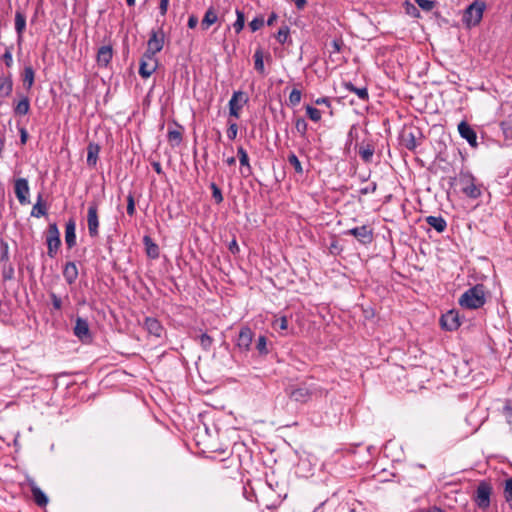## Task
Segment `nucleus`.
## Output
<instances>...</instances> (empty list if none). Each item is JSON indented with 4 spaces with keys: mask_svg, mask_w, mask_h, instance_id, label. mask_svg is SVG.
<instances>
[{
    "mask_svg": "<svg viewBox=\"0 0 512 512\" xmlns=\"http://www.w3.org/2000/svg\"><path fill=\"white\" fill-rule=\"evenodd\" d=\"M13 91V80L11 74L0 75V96L6 98Z\"/></svg>",
    "mask_w": 512,
    "mask_h": 512,
    "instance_id": "4be33fe9",
    "label": "nucleus"
},
{
    "mask_svg": "<svg viewBox=\"0 0 512 512\" xmlns=\"http://www.w3.org/2000/svg\"><path fill=\"white\" fill-rule=\"evenodd\" d=\"M152 166H153V169L155 170V172L157 174H161L162 173V167H161V164L159 162H154L152 164Z\"/></svg>",
    "mask_w": 512,
    "mask_h": 512,
    "instance_id": "774afa93",
    "label": "nucleus"
},
{
    "mask_svg": "<svg viewBox=\"0 0 512 512\" xmlns=\"http://www.w3.org/2000/svg\"><path fill=\"white\" fill-rule=\"evenodd\" d=\"M504 495L506 501H512V478L506 480L505 482Z\"/></svg>",
    "mask_w": 512,
    "mask_h": 512,
    "instance_id": "603ef678",
    "label": "nucleus"
},
{
    "mask_svg": "<svg viewBox=\"0 0 512 512\" xmlns=\"http://www.w3.org/2000/svg\"><path fill=\"white\" fill-rule=\"evenodd\" d=\"M175 125L177 126V128L176 129L169 128L168 134H167V139L173 146L179 145L182 142L183 127L176 123H175Z\"/></svg>",
    "mask_w": 512,
    "mask_h": 512,
    "instance_id": "bb28decb",
    "label": "nucleus"
},
{
    "mask_svg": "<svg viewBox=\"0 0 512 512\" xmlns=\"http://www.w3.org/2000/svg\"><path fill=\"white\" fill-rule=\"evenodd\" d=\"M458 183L461 191L468 198L477 199L482 195L481 185L477 184L476 178L469 172H461L458 176Z\"/></svg>",
    "mask_w": 512,
    "mask_h": 512,
    "instance_id": "7ed1b4c3",
    "label": "nucleus"
},
{
    "mask_svg": "<svg viewBox=\"0 0 512 512\" xmlns=\"http://www.w3.org/2000/svg\"><path fill=\"white\" fill-rule=\"evenodd\" d=\"M28 484L32 493L34 502L39 507H45L48 504V497L46 494L37 486L34 480H28Z\"/></svg>",
    "mask_w": 512,
    "mask_h": 512,
    "instance_id": "f3484780",
    "label": "nucleus"
},
{
    "mask_svg": "<svg viewBox=\"0 0 512 512\" xmlns=\"http://www.w3.org/2000/svg\"><path fill=\"white\" fill-rule=\"evenodd\" d=\"M301 91L298 89H293L289 95V103L291 106H296L301 101Z\"/></svg>",
    "mask_w": 512,
    "mask_h": 512,
    "instance_id": "de8ad7c7",
    "label": "nucleus"
},
{
    "mask_svg": "<svg viewBox=\"0 0 512 512\" xmlns=\"http://www.w3.org/2000/svg\"><path fill=\"white\" fill-rule=\"evenodd\" d=\"M346 87L350 92L355 93L361 100H368L369 95L366 87L357 88L352 83H348Z\"/></svg>",
    "mask_w": 512,
    "mask_h": 512,
    "instance_id": "4c0bfd02",
    "label": "nucleus"
},
{
    "mask_svg": "<svg viewBox=\"0 0 512 512\" xmlns=\"http://www.w3.org/2000/svg\"><path fill=\"white\" fill-rule=\"evenodd\" d=\"M248 96L245 92L238 90L234 91L231 99L229 100V116L235 119L240 118V112L243 106L248 102Z\"/></svg>",
    "mask_w": 512,
    "mask_h": 512,
    "instance_id": "423d86ee",
    "label": "nucleus"
},
{
    "mask_svg": "<svg viewBox=\"0 0 512 512\" xmlns=\"http://www.w3.org/2000/svg\"><path fill=\"white\" fill-rule=\"evenodd\" d=\"M87 226L89 236L95 238L99 235L98 204L92 202L87 209Z\"/></svg>",
    "mask_w": 512,
    "mask_h": 512,
    "instance_id": "0eeeda50",
    "label": "nucleus"
},
{
    "mask_svg": "<svg viewBox=\"0 0 512 512\" xmlns=\"http://www.w3.org/2000/svg\"><path fill=\"white\" fill-rule=\"evenodd\" d=\"M317 388L306 383L290 384L285 388L286 395L298 403L308 402L316 393Z\"/></svg>",
    "mask_w": 512,
    "mask_h": 512,
    "instance_id": "f03ea898",
    "label": "nucleus"
},
{
    "mask_svg": "<svg viewBox=\"0 0 512 512\" xmlns=\"http://www.w3.org/2000/svg\"><path fill=\"white\" fill-rule=\"evenodd\" d=\"M14 192L20 204H29L30 188L27 179L18 178L14 182Z\"/></svg>",
    "mask_w": 512,
    "mask_h": 512,
    "instance_id": "f8f14e48",
    "label": "nucleus"
},
{
    "mask_svg": "<svg viewBox=\"0 0 512 512\" xmlns=\"http://www.w3.org/2000/svg\"><path fill=\"white\" fill-rule=\"evenodd\" d=\"M406 13L415 18L420 17L419 10L413 4H410L409 2H406Z\"/></svg>",
    "mask_w": 512,
    "mask_h": 512,
    "instance_id": "13d9d810",
    "label": "nucleus"
},
{
    "mask_svg": "<svg viewBox=\"0 0 512 512\" xmlns=\"http://www.w3.org/2000/svg\"><path fill=\"white\" fill-rule=\"evenodd\" d=\"M22 80H23L24 87L27 90H30L31 87L33 86L34 80H35V71L32 66H26L24 68V71L22 74Z\"/></svg>",
    "mask_w": 512,
    "mask_h": 512,
    "instance_id": "cd10ccee",
    "label": "nucleus"
},
{
    "mask_svg": "<svg viewBox=\"0 0 512 512\" xmlns=\"http://www.w3.org/2000/svg\"><path fill=\"white\" fill-rule=\"evenodd\" d=\"M441 327L447 331H455L460 325L459 312L456 310H450L446 314L442 315L440 319Z\"/></svg>",
    "mask_w": 512,
    "mask_h": 512,
    "instance_id": "ddd939ff",
    "label": "nucleus"
},
{
    "mask_svg": "<svg viewBox=\"0 0 512 512\" xmlns=\"http://www.w3.org/2000/svg\"><path fill=\"white\" fill-rule=\"evenodd\" d=\"M65 243L69 249L76 245V222L73 218L65 225Z\"/></svg>",
    "mask_w": 512,
    "mask_h": 512,
    "instance_id": "aec40b11",
    "label": "nucleus"
},
{
    "mask_svg": "<svg viewBox=\"0 0 512 512\" xmlns=\"http://www.w3.org/2000/svg\"><path fill=\"white\" fill-rule=\"evenodd\" d=\"M210 188L212 190V197L215 200V202L217 204L221 203L223 201L221 189L214 182L210 184Z\"/></svg>",
    "mask_w": 512,
    "mask_h": 512,
    "instance_id": "a18cd8bd",
    "label": "nucleus"
},
{
    "mask_svg": "<svg viewBox=\"0 0 512 512\" xmlns=\"http://www.w3.org/2000/svg\"><path fill=\"white\" fill-rule=\"evenodd\" d=\"M46 214H47L46 205L44 203H42V195L39 194L37 202L34 204V206L32 208L31 216L40 218L42 216H45Z\"/></svg>",
    "mask_w": 512,
    "mask_h": 512,
    "instance_id": "7c9ffc66",
    "label": "nucleus"
},
{
    "mask_svg": "<svg viewBox=\"0 0 512 512\" xmlns=\"http://www.w3.org/2000/svg\"><path fill=\"white\" fill-rule=\"evenodd\" d=\"M143 243L149 258L157 259L159 257V247L149 236H144Z\"/></svg>",
    "mask_w": 512,
    "mask_h": 512,
    "instance_id": "a878e982",
    "label": "nucleus"
},
{
    "mask_svg": "<svg viewBox=\"0 0 512 512\" xmlns=\"http://www.w3.org/2000/svg\"><path fill=\"white\" fill-rule=\"evenodd\" d=\"M491 486L486 482H481L476 490L475 502L481 509H487L490 506Z\"/></svg>",
    "mask_w": 512,
    "mask_h": 512,
    "instance_id": "9b49d317",
    "label": "nucleus"
},
{
    "mask_svg": "<svg viewBox=\"0 0 512 512\" xmlns=\"http://www.w3.org/2000/svg\"><path fill=\"white\" fill-rule=\"evenodd\" d=\"M253 335V331L249 327H242L236 340L237 347L241 351H249Z\"/></svg>",
    "mask_w": 512,
    "mask_h": 512,
    "instance_id": "2eb2a0df",
    "label": "nucleus"
},
{
    "mask_svg": "<svg viewBox=\"0 0 512 512\" xmlns=\"http://www.w3.org/2000/svg\"><path fill=\"white\" fill-rule=\"evenodd\" d=\"M228 249L231 253L233 254H237L239 252V246H238V243L235 239H233L229 245H228Z\"/></svg>",
    "mask_w": 512,
    "mask_h": 512,
    "instance_id": "e2e57ef3",
    "label": "nucleus"
},
{
    "mask_svg": "<svg viewBox=\"0 0 512 512\" xmlns=\"http://www.w3.org/2000/svg\"><path fill=\"white\" fill-rule=\"evenodd\" d=\"M164 46V33L161 29L152 30L147 42L146 53L156 55L163 49Z\"/></svg>",
    "mask_w": 512,
    "mask_h": 512,
    "instance_id": "1a4fd4ad",
    "label": "nucleus"
},
{
    "mask_svg": "<svg viewBox=\"0 0 512 512\" xmlns=\"http://www.w3.org/2000/svg\"><path fill=\"white\" fill-rule=\"evenodd\" d=\"M74 335L85 342L91 338L88 321L82 317H77L74 326Z\"/></svg>",
    "mask_w": 512,
    "mask_h": 512,
    "instance_id": "4468645a",
    "label": "nucleus"
},
{
    "mask_svg": "<svg viewBox=\"0 0 512 512\" xmlns=\"http://www.w3.org/2000/svg\"><path fill=\"white\" fill-rule=\"evenodd\" d=\"M307 127H308V125H307V122L305 121V119H303V118L296 119L295 128L301 136H304L306 134Z\"/></svg>",
    "mask_w": 512,
    "mask_h": 512,
    "instance_id": "49530a36",
    "label": "nucleus"
},
{
    "mask_svg": "<svg viewBox=\"0 0 512 512\" xmlns=\"http://www.w3.org/2000/svg\"><path fill=\"white\" fill-rule=\"evenodd\" d=\"M144 326L149 334L160 337L163 332V326L160 321L153 317H147Z\"/></svg>",
    "mask_w": 512,
    "mask_h": 512,
    "instance_id": "412c9836",
    "label": "nucleus"
},
{
    "mask_svg": "<svg viewBox=\"0 0 512 512\" xmlns=\"http://www.w3.org/2000/svg\"><path fill=\"white\" fill-rule=\"evenodd\" d=\"M264 25L263 18H254L250 23L249 26L253 32L259 30Z\"/></svg>",
    "mask_w": 512,
    "mask_h": 512,
    "instance_id": "bf43d9fd",
    "label": "nucleus"
},
{
    "mask_svg": "<svg viewBox=\"0 0 512 512\" xmlns=\"http://www.w3.org/2000/svg\"><path fill=\"white\" fill-rule=\"evenodd\" d=\"M26 29V16L21 10L15 12V31L17 34V43L21 45L23 41V34Z\"/></svg>",
    "mask_w": 512,
    "mask_h": 512,
    "instance_id": "6ab92c4d",
    "label": "nucleus"
},
{
    "mask_svg": "<svg viewBox=\"0 0 512 512\" xmlns=\"http://www.w3.org/2000/svg\"><path fill=\"white\" fill-rule=\"evenodd\" d=\"M19 132H20V141L22 144H25L28 139V133L25 128H20Z\"/></svg>",
    "mask_w": 512,
    "mask_h": 512,
    "instance_id": "69168bd1",
    "label": "nucleus"
},
{
    "mask_svg": "<svg viewBox=\"0 0 512 512\" xmlns=\"http://www.w3.org/2000/svg\"><path fill=\"white\" fill-rule=\"evenodd\" d=\"M199 343L203 349L209 350L212 346L213 339L206 333H203L199 336Z\"/></svg>",
    "mask_w": 512,
    "mask_h": 512,
    "instance_id": "c03bdc74",
    "label": "nucleus"
},
{
    "mask_svg": "<svg viewBox=\"0 0 512 512\" xmlns=\"http://www.w3.org/2000/svg\"><path fill=\"white\" fill-rule=\"evenodd\" d=\"M236 21L233 23V28L235 30V32L238 34L240 33L243 28H244V24H245V14L243 11L237 9L236 10Z\"/></svg>",
    "mask_w": 512,
    "mask_h": 512,
    "instance_id": "e433bc0d",
    "label": "nucleus"
},
{
    "mask_svg": "<svg viewBox=\"0 0 512 512\" xmlns=\"http://www.w3.org/2000/svg\"><path fill=\"white\" fill-rule=\"evenodd\" d=\"M218 20V15L214 9L213 6L209 7L205 14H204V17L201 21V28L202 30H208L210 28V26H212L213 24H215Z\"/></svg>",
    "mask_w": 512,
    "mask_h": 512,
    "instance_id": "b1692460",
    "label": "nucleus"
},
{
    "mask_svg": "<svg viewBox=\"0 0 512 512\" xmlns=\"http://www.w3.org/2000/svg\"><path fill=\"white\" fill-rule=\"evenodd\" d=\"M332 50L330 51V58L332 57L333 54H338L341 49H342V46H343V42L341 40H333L330 44Z\"/></svg>",
    "mask_w": 512,
    "mask_h": 512,
    "instance_id": "5fc2aeb1",
    "label": "nucleus"
},
{
    "mask_svg": "<svg viewBox=\"0 0 512 512\" xmlns=\"http://www.w3.org/2000/svg\"><path fill=\"white\" fill-rule=\"evenodd\" d=\"M273 329L277 331H285L288 328V319L286 316L275 317L272 322Z\"/></svg>",
    "mask_w": 512,
    "mask_h": 512,
    "instance_id": "ea45409f",
    "label": "nucleus"
},
{
    "mask_svg": "<svg viewBox=\"0 0 512 512\" xmlns=\"http://www.w3.org/2000/svg\"><path fill=\"white\" fill-rule=\"evenodd\" d=\"M63 276L65 281L71 285L78 277V268L74 262H67L63 269Z\"/></svg>",
    "mask_w": 512,
    "mask_h": 512,
    "instance_id": "5701e85b",
    "label": "nucleus"
},
{
    "mask_svg": "<svg viewBox=\"0 0 512 512\" xmlns=\"http://www.w3.org/2000/svg\"><path fill=\"white\" fill-rule=\"evenodd\" d=\"M375 149L372 144L361 145L359 148V155L365 163H371Z\"/></svg>",
    "mask_w": 512,
    "mask_h": 512,
    "instance_id": "c85d7f7f",
    "label": "nucleus"
},
{
    "mask_svg": "<svg viewBox=\"0 0 512 512\" xmlns=\"http://www.w3.org/2000/svg\"><path fill=\"white\" fill-rule=\"evenodd\" d=\"M277 17H278L277 14L272 12L267 19V25L272 26L275 23V21L277 20Z\"/></svg>",
    "mask_w": 512,
    "mask_h": 512,
    "instance_id": "338daca9",
    "label": "nucleus"
},
{
    "mask_svg": "<svg viewBox=\"0 0 512 512\" xmlns=\"http://www.w3.org/2000/svg\"><path fill=\"white\" fill-rule=\"evenodd\" d=\"M30 110V102L27 96H23L14 107L16 115H26Z\"/></svg>",
    "mask_w": 512,
    "mask_h": 512,
    "instance_id": "2f4dec72",
    "label": "nucleus"
},
{
    "mask_svg": "<svg viewBox=\"0 0 512 512\" xmlns=\"http://www.w3.org/2000/svg\"><path fill=\"white\" fill-rule=\"evenodd\" d=\"M306 113L313 122H318L321 120V111L313 106L307 105Z\"/></svg>",
    "mask_w": 512,
    "mask_h": 512,
    "instance_id": "a19ab883",
    "label": "nucleus"
},
{
    "mask_svg": "<svg viewBox=\"0 0 512 512\" xmlns=\"http://www.w3.org/2000/svg\"><path fill=\"white\" fill-rule=\"evenodd\" d=\"M127 214L133 216L135 214V201L132 194L127 196Z\"/></svg>",
    "mask_w": 512,
    "mask_h": 512,
    "instance_id": "6e6d98bb",
    "label": "nucleus"
},
{
    "mask_svg": "<svg viewBox=\"0 0 512 512\" xmlns=\"http://www.w3.org/2000/svg\"><path fill=\"white\" fill-rule=\"evenodd\" d=\"M254 67L255 69L260 73V74H264L265 73V68H264V61H263V51L261 49H257L254 53Z\"/></svg>",
    "mask_w": 512,
    "mask_h": 512,
    "instance_id": "72a5a7b5",
    "label": "nucleus"
},
{
    "mask_svg": "<svg viewBox=\"0 0 512 512\" xmlns=\"http://www.w3.org/2000/svg\"><path fill=\"white\" fill-rule=\"evenodd\" d=\"M345 234L355 237L364 245L370 244L373 241V230L368 225L351 228Z\"/></svg>",
    "mask_w": 512,
    "mask_h": 512,
    "instance_id": "9d476101",
    "label": "nucleus"
},
{
    "mask_svg": "<svg viewBox=\"0 0 512 512\" xmlns=\"http://www.w3.org/2000/svg\"><path fill=\"white\" fill-rule=\"evenodd\" d=\"M198 24V17L196 15H190L188 18L187 26L190 29H194Z\"/></svg>",
    "mask_w": 512,
    "mask_h": 512,
    "instance_id": "680f3d73",
    "label": "nucleus"
},
{
    "mask_svg": "<svg viewBox=\"0 0 512 512\" xmlns=\"http://www.w3.org/2000/svg\"><path fill=\"white\" fill-rule=\"evenodd\" d=\"M315 104L330 106V100L328 97H320L315 100Z\"/></svg>",
    "mask_w": 512,
    "mask_h": 512,
    "instance_id": "0e129e2a",
    "label": "nucleus"
},
{
    "mask_svg": "<svg viewBox=\"0 0 512 512\" xmlns=\"http://www.w3.org/2000/svg\"><path fill=\"white\" fill-rule=\"evenodd\" d=\"M460 136L465 139L472 147L477 146V135L474 129L465 121H461L458 125Z\"/></svg>",
    "mask_w": 512,
    "mask_h": 512,
    "instance_id": "dca6fc26",
    "label": "nucleus"
},
{
    "mask_svg": "<svg viewBox=\"0 0 512 512\" xmlns=\"http://www.w3.org/2000/svg\"><path fill=\"white\" fill-rule=\"evenodd\" d=\"M237 155L239 157V162H240L241 166L246 167L248 172H250L251 166L249 163V157H248L246 150L242 146H239L237 148Z\"/></svg>",
    "mask_w": 512,
    "mask_h": 512,
    "instance_id": "58836bf2",
    "label": "nucleus"
},
{
    "mask_svg": "<svg viewBox=\"0 0 512 512\" xmlns=\"http://www.w3.org/2000/svg\"><path fill=\"white\" fill-rule=\"evenodd\" d=\"M288 162L291 166H293L295 172L299 175H302L304 173V170H303V167H302V164L300 162V160L298 159V157L296 156L295 153L291 152L289 155H288Z\"/></svg>",
    "mask_w": 512,
    "mask_h": 512,
    "instance_id": "f704fd0d",
    "label": "nucleus"
},
{
    "mask_svg": "<svg viewBox=\"0 0 512 512\" xmlns=\"http://www.w3.org/2000/svg\"><path fill=\"white\" fill-rule=\"evenodd\" d=\"M426 223L439 233L444 232L447 227V222L442 216H428Z\"/></svg>",
    "mask_w": 512,
    "mask_h": 512,
    "instance_id": "393cba45",
    "label": "nucleus"
},
{
    "mask_svg": "<svg viewBox=\"0 0 512 512\" xmlns=\"http://www.w3.org/2000/svg\"><path fill=\"white\" fill-rule=\"evenodd\" d=\"M377 190V183L376 182H372L370 183L368 186L364 187V188H361L359 190V193L361 195H367V194H372V193H375Z\"/></svg>",
    "mask_w": 512,
    "mask_h": 512,
    "instance_id": "4d7b16f0",
    "label": "nucleus"
},
{
    "mask_svg": "<svg viewBox=\"0 0 512 512\" xmlns=\"http://www.w3.org/2000/svg\"><path fill=\"white\" fill-rule=\"evenodd\" d=\"M113 57V49L110 45L101 46L97 51L96 61L99 66L107 67Z\"/></svg>",
    "mask_w": 512,
    "mask_h": 512,
    "instance_id": "a211bd4d",
    "label": "nucleus"
},
{
    "mask_svg": "<svg viewBox=\"0 0 512 512\" xmlns=\"http://www.w3.org/2000/svg\"><path fill=\"white\" fill-rule=\"evenodd\" d=\"M485 9V4L481 1H474L470 4L464 11L463 14V22L467 26H476L480 23L483 12Z\"/></svg>",
    "mask_w": 512,
    "mask_h": 512,
    "instance_id": "20e7f679",
    "label": "nucleus"
},
{
    "mask_svg": "<svg viewBox=\"0 0 512 512\" xmlns=\"http://www.w3.org/2000/svg\"><path fill=\"white\" fill-rule=\"evenodd\" d=\"M503 413L509 424H512V401H507L503 407Z\"/></svg>",
    "mask_w": 512,
    "mask_h": 512,
    "instance_id": "3c124183",
    "label": "nucleus"
},
{
    "mask_svg": "<svg viewBox=\"0 0 512 512\" xmlns=\"http://www.w3.org/2000/svg\"><path fill=\"white\" fill-rule=\"evenodd\" d=\"M237 134H238V125H237V123L233 122L231 120H228V128H227V131H226V135H227L228 139L229 140L236 139Z\"/></svg>",
    "mask_w": 512,
    "mask_h": 512,
    "instance_id": "79ce46f5",
    "label": "nucleus"
},
{
    "mask_svg": "<svg viewBox=\"0 0 512 512\" xmlns=\"http://www.w3.org/2000/svg\"><path fill=\"white\" fill-rule=\"evenodd\" d=\"M418 6L426 12H430L435 7V2L432 0H415Z\"/></svg>",
    "mask_w": 512,
    "mask_h": 512,
    "instance_id": "09e8293b",
    "label": "nucleus"
},
{
    "mask_svg": "<svg viewBox=\"0 0 512 512\" xmlns=\"http://www.w3.org/2000/svg\"><path fill=\"white\" fill-rule=\"evenodd\" d=\"M485 302V290L482 284L469 288L459 298V305L466 309L481 308Z\"/></svg>",
    "mask_w": 512,
    "mask_h": 512,
    "instance_id": "f257e3e1",
    "label": "nucleus"
},
{
    "mask_svg": "<svg viewBox=\"0 0 512 512\" xmlns=\"http://www.w3.org/2000/svg\"><path fill=\"white\" fill-rule=\"evenodd\" d=\"M402 141H403V145L405 146V148H407L410 151H414L416 149V147L418 146L416 136L414 135L413 132L404 134Z\"/></svg>",
    "mask_w": 512,
    "mask_h": 512,
    "instance_id": "473e14b6",
    "label": "nucleus"
},
{
    "mask_svg": "<svg viewBox=\"0 0 512 512\" xmlns=\"http://www.w3.org/2000/svg\"><path fill=\"white\" fill-rule=\"evenodd\" d=\"M256 349L261 355L268 354L267 339L265 336H259L256 342Z\"/></svg>",
    "mask_w": 512,
    "mask_h": 512,
    "instance_id": "37998d69",
    "label": "nucleus"
},
{
    "mask_svg": "<svg viewBox=\"0 0 512 512\" xmlns=\"http://www.w3.org/2000/svg\"><path fill=\"white\" fill-rule=\"evenodd\" d=\"M158 60L153 54L144 53L139 66V74L142 78H149L157 69Z\"/></svg>",
    "mask_w": 512,
    "mask_h": 512,
    "instance_id": "6e6552de",
    "label": "nucleus"
},
{
    "mask_svg": "<svg viewBox=\"0 0 512 512\" xmlns=\"http://www.w3.org/2000/svg\"><path fill=\"white\" fill-rule=\"evenodd\" d=\"M2 60L9 68L13 65L12 47L6 48L4 54L2 55Z\"/></svg>",
    "mask_w": 512,
    "mask_h": 512,
    "instance_id": "8fccbe9b",
    "label": "nucleus"
},
{
    "mask_svg": "<svg viewBox=\"0 0 512 512\" xmlns=\"http://www.w3.org/2000/svg\"><path fill=\"white\" fill-rule=\"evenodd\" d=\"M99 146L97 144H89L87 148V164L91 167L96 166L99 154Z\"/></svg>",
    "mask_w": 512,
    "mask_h": 512,
    "instance_id": "c756f323",
    "label": "nucleus"
},
{
    "mask_svg": "<svg viewBox=\"0 0 512 512\" xmlns=\"http://www.w3.org/2000/svg\"><path fill=\"white\" fill-rule=\"evenodd\" d=\"M50 298H51V301H52V305H53V308L57 311L61 310L62 309V300L59 296H57L54 292H51L49 294Z\"/></svg>",
    "mask_w": 512,
    "mask_h": 512,
    "instance_id": "864d4df0",
    "label": "nucleus"
},
{
    "mask_svg": "<svg viewBox=\"0 0 512 512\" xmlns=\"http://www.w3.org/2000/svg\"><path fill=\"white\" fill-rule=\"evenodd\" d=\"M169 0H160L159 11L162 16H165L168 10Z\"/></svg>",
    "mask_w": 512,
    "mask_h": 512,
    "instance_id": "052dcab7",
    "label": "nucleus"
},
{
    "mask_svg": "<svg viewBox=\"0 0 512 512\" xmlns=\"http://www.w3.org/2000/svg\"><path fill=\"white\" fill-rule=\"evenodd\" d=\"M47 254L54 258L61 246L60 232L56 223H50L46 233Z\"/></svg>",
    "mask_w": 512,
    "mask_h": 512,
    "instance_id": "39448f33",
    "label": "nucleus"
},
{
    "mask_svg": "<svg viewBox=\"0 0 512 512\" xmlns=\"http://www.w3.org/2000/svg\"><path fill=\"white\" fill-rule=\"evenodd\" d=\"M275 37L280 44H285L290 38L289 27L287 25L280 27Z\"/></svg>",
    "mask_w": 512,
    "mask_h": 512,
    "instance_id": "c9c22d12",
    "label": "nucleus"
}]
</instances>
